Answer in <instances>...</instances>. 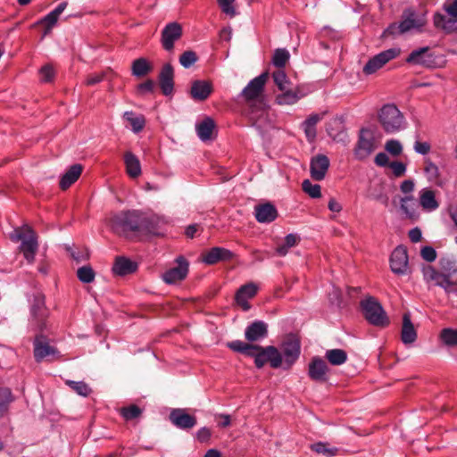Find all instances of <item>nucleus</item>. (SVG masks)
<instances>
[{
	"label": "nucleus",
	"instance_id": "f257e3e1",
	"mask_svg": "<svg viewBox=\"0 0 457 457\" xmlns=\"http://www.w3.org/2000/svg\"><path fill=\"white\" fill-rule=\"evenodd\" d=\"M227 346L234 352L253 358L254 365L258 369H262L267 363H269L272 369H278L282 366V354L276 346H261L241 340L228 342L227 343Z\"/></svg>",
	"mask_w": 457,
	"mask_h": 457
},
{
	"label": "nucleus",
	"instance_id": "f03ea898",
	"mask_svg": "<svg viewBox=\"0 0 457 457\" xmlns=\"http://www.w3.org/2000/svg\"><path fill=\"white\" fill-rule=\"evenodd\" d=\"M268 78L269 73L262 72L253 79L240 94V96L249 104L248 116L253 121V125H256L262 118L267 115V104L262 96Z\"/></svg>",
	"mask_w": 457,
	"mask_h": 457
},
{
	"label": "nucleus",
	"instance_id": "7ed1b4c3",
	"mask_svg": "<svg viewBox=\"0 0 457 457\" xmlns=\"http://www.w3.org/2000/svg\"><path fill=\"white\" fill-rule=\"evenodd\" d=\"M10 239L13 242L21 241L20 251L23 253L24 258L29 263L34 262L38 250V243L36 232L29 226L24 225L14 228L10 233Z\"/></svg>",
	"mask_w": 457,
	"mask_h": 457
},
{
	"label": "nucleus",
	"instance_id": "20e7f679",
	"mask_svg": "<svg viewBox=\"0 0 457 457\" xmlns=\"http://www.w3.org/2000/svg\"><path fill=\"white\" fill-rule=\"evenodd\" d=\"M141 212L122 211L114 214L111 219L112 229L121 236L129 237L130 233L138 235Z\"/></svg>",
	"mask_w": 457,
	"mask_h": 457
},
{
	"label": "nucleus",
	"instance_id": "39448f33",
	"mask_svg": "<svg viewBox=\"0 0 457 457\" xmlns=\"http://www.w3.org/2000/svg\"><path fill=\"white\" fill-rule=\"evenodd\" d=\"M361 308L364 318L370 324L380 328H385L389 324L386 312L375 297L370 296L362 300Z\"/></svg>",
	"mask_w": 457,
	"mask_h": 457
},
{
	"label": "nucleus",
	"instance_id": "423d86ee",
	"mask_svg": "<svg viewBox=\"0 0 457 457\" xmlns=\"http://www.w3.org/2000/svg\"><path fill=\"white\" fill-rule=\"evenodd\" d=\"M378 120L386 133H395L404 128V117L395 104H385L379 111Z\"/></svg>",
	"mask_w": 457,
	"mask_h": 457
},
{
	"label": "nucleus",
	"instance_id": "0eeeda50",
	"mask_svg": "<svg viewBox=\"0 0 457 457\" xmlns=\"http://www.w3.org/2000/svg\"><path fill=\"white\" fill-rule=\"evenodd\" d=\"M422 22L417 19L416 12L412 10H405L402 15V21L399 23H391L384 31V36H398L410 31L412 29H418L422 26Z\"/></svg>",
	"mask_w": 457,
	"mask_h": 457
},
{
	"label": "nucleus",
	"instance_id": "6e6552de",
	"mask_svg": "<svg viewBox=\"0 0 457 457\" xmlns=\"http://www.w3.org/2000/svg\"><path fill=\"white\" fill-rule=\"evenodd\" d=\"M282 354V366L285 370H288L299 359L301 353L300 340L294 335H289L280 345Z\"/></svg>",
	"mask_w": 457,
	"mask_h": 457
},
{
	"label": "nucleus",
	"instance_id": "1a4fd4ad",
	"mask_svg": "<svg viewBox=\"0 0 457 457\" xmlns=\"http://www.w3.org/2000/svg\"><path fill=\"white\" fill-rule=\"evenodd\" d=\"M377 148L373 132L368 129H361L358 142L354 148V156L362 161L369 157Z\"/></svg>",
	"mask_w": 457,
	"mask_h": 457
},
{
	"label": "nucleus",
	"instance_id": "9d476101",
	"mask_svg": "<svg viewBox=\"0 0 457 457\" xmlns=\"http://www.w3.org/2000/svg\"><path fill=\"white\" fill-rule=\"evenodd\" d=\"M400 54V49L390 48L383 51L372 58L363 66L362 71L365 75H371L382 68L386 62L395 59Z\"/></svg>",
	"mask_w": 457,
	"mask_h": 457
},
{
	"label": "nucleus",
	"instance_id": "9b49d317",
	"mask_svg": "<svg viewBox=\"0 0 457 457\" xmlns=\"http://www.w3.org/2000/svg\"><path fill=\"white\" fill-rule=\"evenodd\" d=\"M30 314L39 329L43 330L45 321L48 317V310L46 307L45 295L40 292L33 295V299L30 302Z\"/></svg>",
	"mask_w": 457,
	"mask_h": 457
},
{
	"label": "nucleus",
	"instance_id": "f8f14e48",
	"mask_svg": "<svg viewBox=\"0 0 457 457\" xmlns=\"http://www.w3.org/2000/svg\"><path fill=\"white\" fill-rule=\"evenodd\" d=\"M182 27L174 21L168 23L162 31L161 43L162 47L170 52L174 48V43L182 37Z\"/></svg>",
	"mask_w": 457,
	"mask_h": 457
},
{
	"label": "nucleus",
	"instance_id": "ddd939ff",
	"mask_svg": "<svg viewBox=\"0 0 457 457\" xmlns=\"http://www.w3.org/2000/svg\"><path fill=\"white\" fill-rule=\"evenodd\" d=\"M408 253L406 247L398 245L391 253L390 268L397 275H404L408 270Z\"/></svg>",
	"mask_w": 457,
	"mask_h": 457
},
{
	"label": "nucleus",
	"instance_id": "4468645a",
	"mask_svg": "<svg viewBox=\"0 0 457 457\" xmlns=\"http://www.w3.org/2000/svg\"><path fill=\"white\" fill-rule=\"evenodd\" d=\"M328 371L327 362L319 356L313 357L308 365L309 378L318 383H324L328 379Z\"/></svg>",
	"mask_w": 457,
	"mask_h": 457
},
{
	"label": "nucleus",
	"instance_id": "2eb2a0df",
	"mask_svg": "<svg viewBox=\"0 0 457 457\" xmlns=\"http://www.w3.org/2000/svg\"><path fill=\"white\" fill-rule=\"evenodd\" d=\"M178 265L166 270L162 278L167 284H175L183 280L188 273V262L183 257L179 256L176 260Z\"/></svg>",
	"mask_w": 457,
	"mask_h": 457
},
{
	"label": "nucleus",
	"instance_id": "dca6fc26",
	"mask_svg": "<svg viewBox=\"0 0 457 457\" xmlns=\"http://www.w3.org/2000/svg\"><path fill=\"white\" fill-rule=\"evenodd\" d=\"M330 165L327 155L320 154L312 157L310 162V173L312 179L316 181L323 180Z\"/></svg>",
	"mask_w": 457,
	"mask_h": 457
},
{
	"label": "nucleus",
	"instance_id": "f3484780",
	"mask_svg": "<svg viewBox=\"0 0 457 457\" xmlns=\"http://www.w3.org/2000/svg\"><path fill=\"white\" fill-rule=\"evenodd\" d=\"M170 421L178 428L187 430L196 425V418L187 412L185 409H172L169 415Z\"/></svg>",
	"mask_w": 457,
	"mask_h": 457
},
{
	"label": "nucleus",
	"instance_id": "a211bd4d",
	"mask_svg": "<svg viewBox=\"0 0 457 457\" xmlns=\"http://www.w3.org/2000/svg\"><path fill=\"white\" fill-rule=\"evenodd\" d=\"M257 292L258 287L255 283H246L237 289L235 295V301L243 309V311L246 312L251 308L248 300L253 298Z\"/></svg>",
	"mask_w": 457,
	"mask_h": 457
},
{
	"label": "nucleus",
	"instance_id": "6ab92c4d",
	"mask_svg": "<svg viewBox=\"0 0 457 457\" xmlns=\"http://www.w3.org/2000/svg\"><path fill=\"white\" fill-rule=\"evenodd\" d=\"M234 257V253L223 247H212L202 255V261L205 264L213 265L219 262L229 261Z\"/></svg>",
	"mask_w": 457,
	"mask_h": 457
},
{
	"label": "nucleus",
	"instance_id": "aec40b11",
	"mask_svg": "<svg viewBox=\"0 0 457 457\" xmlns=\"http://www.w3.org/2000/svg\"><path fill=\"white\" fill-rule=\"evenodd\" d=\"M159 84L164 96H170L174 90V71L170 63L162 66L159 74Z\"/></svg>",
	"mask_w": 457,
	"mask_h": 457
},
{
	"label": "nucleus",
	"instance_id": "412c9836",
	"mask_svg": "<svg viewBox=\"0 0 457 457\" xmlns=\"http://www.w3.org/2000/svg\"><path fill=\"white\" fill-rule=\"evenodd\" d=\"M278 215L277 208L270 202L257 204L254 207V216L260 223H270L277 219Z\"/></svg>",
	"mask_w": 457,
	"mask_h": 457
},
{
	"label": "nucleus",
	"instance_id": "4be33fe9",
	"mask_svg": "<svg viewBox=\"0 0 457 457\" xmlns=\"http://www.w3.org/2000/svg\"><path fill=\"white\" fill-rule=\"evenodd\" d=\"M406 62L414 65H421L423 67H432L434 63L433 55L429 54V47L424 46L413 50L406 58Z\"/></svg>",
	"mask_w": 457,
	"mask_h": 457
},
{
	"label": "nucleus",
	"instance_id": "5701e85b",
	"mask_svg": "<svg viewBox=\"0 0 457 457\" xmlns=\"http://www.w3.org/2000/svg\"><path fill=\"white\" fill-rule=\"evenodd\" d=\"M268 336V325L262 320H254L245 330V337L248 342L262 340Z\"/></svg>",
	"mask_w": 457,
	"mask_h": 457
},
{
	"label": "nucleus",
	"instance_id": "b1692460",
	"mask_svg": "<svg viewBox=\"0 0 457 457\" xmlns=\"http://www.w3.org/2000/svg\"><path fill=\"white\" fill-rule=\"evenodd\" d=\"M56 353V349L49 345L44 336L36 337L34 340V358L36 361L40 362L44 358L54 355Z\"/></svg>",
	"mask_w": 457,
	"mask_h": 457
},
{
	"label": "nucleus",
	"instance_id": "393cba45",
	"mask_svg": "<svg viewBox=\"0 0 457 457\" xmlns=\"http://www.w3.org/2000/svg\"><path fill=\"white\" fill-rule=\"evenodd\" d=\"M212 92V85L206 80H195L192 82L190 96L195 101L206 100Z\"/></svg>",
	"mask_w": 457,
	"mask_h": 457
},
{
	"label": "nucleus",
	"instance_id": "a878e982",
	"mask_svg": "<svg viewBox=\"0 0 457 457\" xmlns=\"http://www.w3.org/2000/svg\"><path fill=\"white\" fill-rule=\"evenodd\" d=\"M67 5L68 3L66 1L60 3L54 10L37 21V24L45 25L46 27L44 36L47 35L57 23L59 16L63 12Z\"/></svg>",
	"mask_w": 457,
	"mask_h": 457
},
{
	"label": "nucleus",
	"instance_id": "bb28decb",
	"mask_svg": "<svg viewBox=\"0 0 457 457\" xmlns=\"http://www.w3.org/2000/svg\"><path fill=\"white\" fill-rule=\"evenodd\" d=\"M417 331L411 320L410 312H405L403 315V324L401 329V340L404 345H411L417 339Z\"/></svg>",
	"mask_w": 457,
	"mask_h": 457
},
{
	"label": "nucleus",
	"instance_id": "cd10ccee",
	"mask_svg": "<svg viewBox=\"0 0 457 457\" xmlns=\"http://www.w3.org/2000/svg\"><path fill=\"white\" fill-rule=\"evenodd\" d=\"M433 23L436 29L444 30L446 34L457 31V17H446L440 12H436L433 16Z\"/></svg>",
	"mask_w": 457,
	"mask_h": 457
},
{
	"label": "nucleus",
	"instance_id": "c85d7f7f",
	"mask_svg": "<svg viewBox=\"0 0 457 457\" xmlns=\"http://www.w3.org/2000/svg\"><path fill=\"white\" fill-rule=\"evenodd\" d=\"M159 221L156 217L140 213L138 235H158Z\"/></svg>",
	"mask_w": 457,
	"mask_h": 457
},
{
	"label": "nucleus",
	"instance_id": "c756f323",
	"mask_svg": "<svg viewBox=\"0 0 457 457\" xmlns=\"http://www.w3.org/2000/svg\"><path fill=\"white\" fill-rule=\"evenodd\" d=\"M137 269V264L135 262L124 256H118L115 258L112 271L119 276H126L134 273Z\"/></svg>",
	"mask_w": 457,
	"mask_h": 457
},
{
	"label": "nucleus",
	"instance_id": "7c9ffc66",
	"mask_svg": "<svg viewBox=\"0 0 457 457\" xmlns=\"http://www.w3.org/2000/svg\"><path fill=\"white\" fill-rule=\"evenodd\" d=\"M83 167L80 164H73L62 175L60 179V187L62 190L68 189L73 183H75L81 175Z\"/></svg>",
	"mask_w": 457,
	"mask_h": 457
},
{
	"label": "nucleus",
	"instance_id": "2f4dec72",
	"mask_svg": "<svg viewBox=\"0 0 457 457\" xmlns=\"http://www.w3.org/2000/svg\"><path fill=\"white\" fill-rule=\"evenodd\" d=\"M215 129V122L210 118H204L201 122L195 126L196 134L199 138L205 142L212 139V134Z\"/></svg>",
	"mask_w": 457,
	"mask_h": 457
},
{
	"label": "nucleus",
	"instance_id": "473e14b6",
	"mask_svg": "<svg viewBox=\"0 0 457 457\" xmlns=\"http://www.w3.org/2000/svg\"><path fill=\"white\" fill-rule=\"evenodd\" d=\"M124 163L126 172L131 179L138 178L141 175V164L139 159L131 152L124 154Z\"/></svg>",
	"mask_w": 457,
	"mask_h": 457
},
{
	"label": "nucleus",
	"instance_id": "72a5a7b5",
	"mask_svg": "<svg viewBox=\"0 0 457 457\" xmlns=\"http://www.w3.org/2000/svg\"><path fill=\"white\" fill-rule=\"evenodd\" d=\"M418 204L412 195L404 196L401 198L400 209L404 214L405 218L415 220L419 214L417 212Z\"/></svg>",
	"mask_w": 457,
	"mask_h": 457
},
{
	"label": "nucleus",
	"instance_id": "f704fd0d",
	"mask_svg": "<svg viewBox=\"0 0 457 457\" xmlns=\"http://www.w3.org/2000/svg\"><path fill=\"white\" fill-rule=\"evenodd\" d=\"M441 272L448 280H452V277L457 273V262L455 259L444 256L438 262Z\"/></svg>",
	"mask_w": 457,
	"mask_h": 457
},
{
	"label": "nucleus",
	"instance_id": "c9c22d12",
	"mask_svg": "<svg viewBox=\"0 0 457 457\" xmlns=\"http://www.w3.org/2000/svg\"><path fill=\"white\" fill-rule=\"evenodd\" d=\"M420 204L425 210L434 211L439 204L436 200L435 192L431 189L424 188L420 193Z\"/></svg>",
	"mask_w": 457,
	"mask_h": 457
},
{
	"label": "nucleus",
	"instance_id": "e433bc0d",
	"mask_svg": "<svg viewBox=\"0 0 457 457\" xmlns=\"http://www.w3.org/2000/svg\"><path fill=\"white\" fill-rule=\"evenodd\" d=\"M282 93L276 96V103L279 105H290L297 103L302 96L298 91L287 87L286 90H280Z\"/></svg>",
	"mask_w": 457,
	"mask_h": 457
},
{
	"label": "nucleus",
	"instance_id": "4c0bfd02",
	"mask_svg": "<svg viewBox=\"0 0 457 457\" xmlns=\"http://www.w3.org/2000/svg\"><path fill=\"white\" fill-rule=\"evenodd\" d=\"M131 70L134 76L141 78L152 71V65L145 58L141 57L132 62Z\"/></svg>",
	"mask_w": 457,
	"mask_h": 457
},
{
	"label": "nucleus",
	"instance_id": "58836bf2",
	"mask_svg": "<svg viewBox=\"0 0 457 457\" xmlns=\"http://www.w3.org/2000/svg\"><path fill=\"white\" fill-rule=\"evenodd\" d=\"M124 119L129 123L135 133L140 132L145 124V117L141 114L137 115L133 112H126L123 115Z\"/></svg>",
	"mask_w": 457,
	"mask_h": 457
},
{
	"label": "nucleus",
	"instance_id": "ea45409f",
	"mask_svg": "<svg viewBox=\"0 0 457 457\" xmlns=\"http://www.w3.org/2000/svg\"><path fill=\"white\" fill-rule=\"evenodd\" d=\"M311 449L323 457H333L337 454L338 448L331 446L328 443L318 442L311 445Z\"/></svg>",
	"mask_w": 457,
	"mask_h": 457
},
{
	"label": "nucleus",
	"instance_id": "a19ab883",
	"mask_svg": "<svg viewBox=\"0 0 457 457\" xmlns=\"http://www.w3.org/2000/svg\"><path fill=\"white\" fill-rule=\"evenodd\" d=\"M328 361L335 366L342 365L347 360V353L343 349L328 350L325 354Z\"/></svg>",
	"mask_w": 457,
	"mask_h": 457
},
{
	"label": "nucleus",
	"instance_id": "79ce46f5",
	"mask_svg": "<svg viewBox=\"0 0 457 457\" xmlns=\"http://www.w3.org/2000/svg\"><path fill=\"white\" fill-rule=\"evenodd\" d=\"M430 283L442 287L446 294L453 292V287L457 285V282L448 280L441 271L436 272V275L430 279Z\"/></svg>",
	"mask_w": 457,
	"mask_h": 457
},
{
	"label": "nucleus",
	"instance_id": "37998d69",
	"mask_svg": "<svg viewBox=\"0 0 457 457\" xmlns=\"http://www.w3.org/2000/svg\"><path fill=\"white\" fill-rule=\"evenodd\" d=\"M14 400L11 389L0 387V419L8 411L10 403Z\"/></svg>",
	"mask_w": 457,
	"mask_h": 457
},
{
	"label": "nucleus",
	"instance_id": "c03bdc74",
	"mask_svg": "<svg viewBox=\"0 0 457 457\" xmlns=\"http://www.w3.org/2000/svg\"><path fill=\"white\" fill-rule=\"evenodd\" d=\"M439 337L443 344L446 346H457V328H444L441 330Z\"/></svg>",
	"mask_w": 457,
	"mask_h": 457
},
{
	"label": "nucleus",
	"instance_id": "a18cd8bd",
	"mask_svg": "<svg viewBox=\"0 0 457 457\" xmlns=\"http://www.w3.org/2000/svg\"><path fill=\"white\" fill-rule=\"evenodd\" d=\"M77 277L80 282L89 284L95 280L96 272L90 265H84L78 269Z\"/></svg>",
	"mask_w": 457,
	"mask_h": 457
},
{
	"label": "nucleus",
	"instance_id": "49530a36",
	"mask_svg": "<svg viewBox=\"0 0 457 457\" xmlns=\"http://www.w3.org/2000/svg\"><path fill=\"white\" fill-rule=\"evenodd\" d=\"M66 385L81 396H87L92 392L89 386L84 381L67 380Z\"/></svg>",
	"mask_w": 457,
	"mask_h": 457
},
{
	"label": "nucleus",
	"instance_id": "de8ad7c7",
	"mask_svg": "<svg viewBox=\"0 0 457 457\" xmlns=\"http://www.w3.org/2000/svg\"><path fill=\"white\" fill-rule=\"evenodd\" d=\"M289 56L290 55L287 50L284 48H278L275 50L273 54L272 62L276 67L281 69L285 67L289 59Z\"/></svg>",
	"mask_w": 457,
	"mask_h": 457
},
{
	"label": "nucleus",
	"instance_id": "09e8293b",
	"mask_svg": "<svg viewBox=\"0 0 457 457\" xmlns=\"http://www.w3.org/2000/svg\"><path fill=\"white\" fill-rule=\"evenodd\" d=\"M302 189L312 198L321 197V187L319 184H312L309 179H304L302 183Z\"/></svg>",
	"mask_w": 457,
	"mask_h": 457
},
{
	"label": "nucleus",
	"instance_id": "8fccbe9b",
	"mask_svg": "<svg viewBox=\"0 0 457 457\" xmlns=\"http://www.w3.org/2000/svg\"><path fill=\"white\" fill-rule=\"evenodd\" d=\"M272 78L274 83L276 84L279 90H286L287 87H289L290 82L288 81L287 74L283 70L279 69L274 71L272 74Z\"/></svg>",
	"mask_w": 457,
	"mask_h": 457
},
{
	"label": "nucleus",
	"instance_id": "3c124183",
	"mask_svg": "<svg viewBox=\"0 0 457 457\" xmlns=\"http://www.w3.org/2000/svg\"><path fill=\"white\" fill-rule=\"evenodd\" d=\"M424 172L429 181L438 184L439 170L435 163L429 161L426 162Z\"/></svg>",
	"mask_w": 457,
	"mask_h": 457
},
{
	"label": "nucleus",
	"instance_id": "603ef678",
	"mask_svg": "<svg viewBox=\"0 0 457 457\" xmlns=\"http://www.w3.org/2000/svg\"><path fill=\"white\" fill-rule=\"evenodd\" d=\"M120 414L126 420H132L142 414V410L138 406L132 404L129 407H123L120 410Z\"/></svg>",
	"mask_w": 457,
	"mask_h": 457
},
{
	"label": "nucleus",
	"instance_id": "864d4df0",
	"mask_svg": "<svg viewBox=\"0 0 457 457\" xmlns=\"http://www.w3.org/2000/svg\"><path fill=\"white\" fill-rule=\"evenodd\" d=\"M197 55L195 52L192 50L185 51L179 56V63L186 69L190 68L197 61Z\"/></svg>",
	"mask_w": 457,
	"mask_h": 457
},
{
	"label": "nucleus",
	"instance_id": "5fc2aeb1",
	"mask_svg": "<svg viewBox=\"0 0 457 457\" xmlns=\"http://www.w3.org/2000/svg\"><path fill=\"white\" fill-rule=\"evenodd\" d=\"M386 150L394 156H398L403 151L401 143L398 140L391 139L386 143Z\"/></svg>",
	"mask_w": 457,
	"mask_h": 457
},
{
	"label": "nucleus",
	"instance_id": "6e6d98bb",
	"mask_svg": "<svg viewBox=\"0 0 457 457\" xmlns=\"http://www.w3.org/2000/svg\"><path fill=\"white\" fill-rule=\"evenodd\" d=\"M217 1L224 13L228 14L230 16H234L236 14V11L233 6V3L235 2V0H217Z\"/></svg>",
	"mask_w": 457,
	"mask_h": 457
},
{
	"label": "nucleus",
	"instance_id": "4d7b16f0",
	"mask_svg": "<svg viewBox=\"0 0 457 457\" xmlns=\"http://www.w3.org/2000/svg\"><path fill=\"white\" fill-rule=\"evenodd\" d=\"M421 257L428 262H432L436 259V252L432 246H424L420 251Z\"/></svg>",
	"mask_w": 457,
	"mask_h": 457
},
{
	"label": "nucleus",
	"instance_id": "13d9d810",
	"mask_svg": "<svg viewBox=\"0 0 457 457\" xmlns=\"http://www.w3.org/2000/svg\"><path fill=\"white\" fill-rule=\"evenodd\" d=\"M41 80L50 82L54 77V71L51 65H45L40 69Z\"/></svg>",
	"mask_w": 457,
	"mask_h": 457
},
{
	"label": "nucleus",
	"instance_id": "bf43d9fd",
	"mask_svg": "<svg viewBox=\"0 0 457 457\" xmlns=\"http://www.w3.org/2000/svg\"><path fill=\"white\" fill-rule=\"evenodd\" d=\"M389 167L397 178L403 176L406 171V165L401 162H392L389 163Z\"/></svg>",
	"mask_w": 457,
	"mask_h": 457
},
{
	"label": "nucleus",
	"instance_id": "052dcab7",
	"mask_svg": "<svg viewBox=\"0 0 457 457\" xmlns=\"http://www.w3.org/2000/svg\"><path fill=\"white\" fill-rule=\"evenodd\" d=\"M421 271L423 275V279L426 281V283H430V279L436 275V272L438 270H436L433 266L426 264L422 266Z\"/></svg>",
	"mask_w": 457,
	"mask_h": 457
},
{
	"label": "nucleus",
	"instance_id": "680f3d73",
	"mask_svg": "<svg viewBox=\"0 0 457 457\" xmlns=\"http://www.w3.org/2000/svg\"><path fill=\"white\" fill-rule=\"evenodd\" d=\"M211 436H212V431L210 428H208L206 427L201 428L196 433V439L200 443L209 442Z\"/></svg>",
	"mask_w": 457,
	"mask_h": 457
},
{
	"label": "nucleus",
	"instance_id": "e2e57ef3",
	"mask_svg": "<svg viewBox=\"0 0 457 457\" xmlns=\"http://www.w3.org/2000/svg\"><path fill=\"white\" fill-rule=\"evenodd\" d=\"M155 84L154 80L147 79L146 81L137 86V91L139 94L152 93L154 89Z\"/></svg>",
	"mask_w": 457,
	"mask_h": 457
},
{
	"label": "nucleus",
	"instance_id": "0e129e2a",
	"mask_svg": "<svg viewBox=\"0 0 457 457\" xmlns=\"http://www.w3.org/2000/svg\"><path fill=\"white\" fill-rule=\"evenodd\" d=\"M320 120V116L319 114H312L308 117L304 122V126L312 127V137H315V126Z\"/></svg>",
	"mask_w": 457,
	"mask_h": 457
},
{
	"label": "nucleus",
	"instance_id": "69168bd1",
	"mask_svg": "<svg viewBox=\"0 0 457 457\" xmlns=\"http://www.w3.org/2000/svg\"><path fill=\"white\" fill-rule=\"evenodd\" d=\"M105 76V72L89 74L87 78L86 84L87 86H94L99 82H101Z\"/></svg>",
	"mask_w": 457,
	"mask_h": 457
},
{
	"label": "nucleus",
	"instance_id": "338daca9",
	"mask_svg": "<svg viewBox=\"0 0 457 457\" xmlns=\"http://www.w3.org/2000/svg\"><path fill=\"white\" fill-rule=\"evenodd\" d=\"M430 144L428 142L416 141L414 144V150L420 154H427L430 151Z\"/></svg>",
	"mask_w": 457,
	"mask_h": 457
},
{
	"label": "nucleus",
	"instance_id": "774afa93",
	"mask_svg": "<svg viewBox=\"0 0 457 457\" xmlns=\"http://www.w3.org/2000/svg\"><path fill=\"white\" fill-rule=\"evenodd\" d=\"M215 419L218 420V426L220 428H227L230 426L231 419L228 414H217Z\"/></svg>",
	"mask_w": 457,
	"mask_h": 457
}]
</instances>
